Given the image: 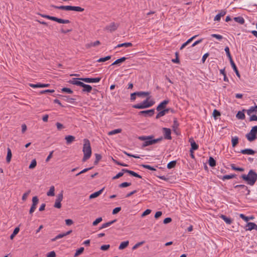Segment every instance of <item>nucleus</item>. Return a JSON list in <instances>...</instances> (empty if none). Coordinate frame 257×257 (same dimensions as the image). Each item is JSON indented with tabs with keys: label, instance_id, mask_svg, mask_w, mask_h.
<instances>
[{
	"label": "nucleus",
	"instance_id": "f257e3e1",
	"mask_svg": "<svg viewBox=\"0 0 257 257\" xmlns=\"http://www.w3.org/2000/svg\"><path fill=\"white\" fill-rule=\"evenodd\" d=\"M240 177L248 185L252 186L257 180V173L254 170H250L247 175L242 174Z\"/></svg>",
	"mask_w": 257,
	"mask_h": 257
},
{
	"label": "nucleus",
	"instance_id": "f03ea898",
	"mask_svg": "<svg viewBox=\"0 0 257 257\" xmlns=\"http://www.w3.org/2000/svg\"><path fill=\"white\" fill-rule=\"evenodd\" d=\"M83 142L84 144L82 151L84 154V156L82 159V161L84 162L90 158L92 151L89 141L87 139H84Z\"/></svg>",
	"mask_w": 257,
	"mask_h": 257
},
{
	"label": "nucleus",
	"instance_id": "7ed1b4c3",
	"mask_svg": "<svg viewBox=\"0 0 257 257\" xmlns=\"http://www.w3.org/2000/svg\"><path fill=\"white\" fill-rule=\"evenodd\" d=\"M51 7L57 9H60L65 11H74L76 12H83L84 9L78 6H57L54 5H51Z\"/></svg>",
	"mask_w": 257,
	"mask_h": 257
},
{
	"label": "nucleus",
	"instance_id": "20e7f679",
	"mask_svg": "<svg viewBox=\"0 0 257 257\" xmlns=\"http://www.w3.org/2000/svg\"><path fill=\"white\" fill-rule=\"evenodd\" d=\"M150 97H148L142 103L136 104L133 105V107L137 109H144L151 107L154 105L155 102L153 100L149 101Z\"/></svg>",
	"mask_w": 257,
	"mask_h": 257
},
{
	"label": "nucleus",
	"instance_id": "39448f33",
	"mask_svg": "<svg viewBox=\"0 0 257 257\" xmlns=\"http://www.w3.org/2000/svg\"><path fill=\"white\" fill-rule=\"evenodd\" d=\"M153 138L154 136L152 135L148 136H142L138 137L139 140L144 141L142 145V148L154 144Z\"/></svg>",
	"mask_w": 257,
	"mask_h": 257
},
{
	"label": "nucleus",
	"instance_id": "423d86ee",
	"mask_svg": "<svg viewBox=\"0 0 257 257\" xmlns=\"http://www.w3.org/2000/svg\"><path fill=\"white\" fill-rule=\"evenodd\" d=\"M257 125L252 127L250 132L245 135L247 140L249 142H252L257 138Z\"/></svg>",
	"mask_w": 257,
	"mask_h": 257
},
{
	"label": "nucleus",
	"instance_id": "0eeeda50",
	"mask_svg": "<svg viewBox=\"0 0 257 257\" xmlns=\"http://www.w3.org/2000/svg\"><path fill=\"white\" fill-rule=\"evenodd\" d=\"M41 16L43 18H47L49 20L57 22L60 24H69L70 23V21L68 20H64L47 15H41Z\"/></svg>",
	"mask_w": 257,
	"mask_h": 257
},
{
	"label": "nucleus",
	"instance_id": "6e6552de",
	"mask_svg": "<svg viewBox=\"0 0 257 257\" xmlns=\"http://www.w3.org/2000/svg\"><path fill=\"white\" fill-rule=\"evenodd\" d=\"M80 80L86 83H97L101 80V77L96 78H80Z\"/></svg>",
	"mask_w": 257,
	"mask_h": 257
},
{
	"label": "nucleus",
	"instance_id": "1a4fd4ad",
	"mask_svg": "<svg viewBox=\"0 0 257 257\" xmlns=\"http://www.w3.org/2000/svg\"><path fill=\"white\" fill-rule=\"evenodd\" d=\"M119 24L114 22L111 23L109 25L106 26L105 30L110 32L115 31L118 27Z\"/></svg>",
	"mask_w": 257,
	"mask_h": 257
},
{
	"label": "nucleus",
	"instance_id": "9d476101",
	"mask_svg": "<svg viewBox=\"0 0 257 257\" xmlns=\"http://www.w3.org/2000/svg\"><path fill=\"white\" fill-rule=\"evenodd\" d=\"M162 131L165 139L169 140L172 139L171 131L170 128L167 127H163Z\"/></svg>",
	"mask_w": 257,
	"mask_h": 257
},
{
	"label": "nucleus",
	"instance_id": "9b49d317",
	"mask_svg": "<svg viewBox=\"0 0 257 257\" xmlns=\"http://www.w3.org/2000/svg\"><path fill=\"white\" fill-rule=\"evenodd\" d=\"M155 112L154 109H151L147 110H142L139 112V115H144L145 116H152L153 115Z\"/></svg>",
	"mask_w": 257,
	"mask_h": 257
},
{
	"label": "nucleus",
	"instance_id": "f8f14e48",
	"mask_svg": "<svg viewBox=\"0 0 257 257\" xmlns=\"http://www.w3.org/2000/svg\"><path fill=\"white\" fill-rule=\"evenodd\" d=\"M170 110H171V112L173 111V110L171 109V108H166V109H163V110L162 109L160 111H159V112L156 115V118L158 119L160 117L164 116L166 114L168 113V112Z\"/></svg>",
	"mask_w": 257,
	"mask_h": 257
},
{
	"label": "nucleus",
	"instance_id": "ddd939ff",
	"mask_svg": "<svg viewBox=\"0 0 257 257\" xmlns=\"http://www.w3.org/2000/svg\"><path fill=\"white\" fill-rule=\"evenodd\" d=\"M81 87H83L82 91L83 92L90 93L92 90L91 86L88 84H86L83 82L82 83Z\"/></svg>",
	"mask_w": 257,
	"mask_h": 257
},
{
	"label": "nucleus",
	"instance_id": "4468645a",
	"mask_svg": "<svg viewBox=\"0 0 257 257\" xmlns=\"http://www.w3.org/2000/svg\"><path fill=\"white\" fill-rule=\"evenodd\" d=\"M169 102V100H164L162 102H161L157 107L156 109L157 111H160L162 109H165L166 106Z\"/></svg>",
	"mask_w": 257,
	"mask_h": 257
},
{
	"label": "nucleus",
	"instance_id": "2eb2a0df",
	"mask_svg": "<svg viewBox=\"0 0 257 257\" xmlns=\"http://www.w3.org/2000/svg\"><path fill=\"white\" fill-rule=\"evenodd\" d=\"M245 230H251L255 229L257 230V225L253 222H248L245 226Z\"/></svg>",
	"mask_w": 257,
	"mask_h": 257
},
{
	"label": "nucleus",
	"instance_id": "dca6fc26",
	"mask_svg": "<svg viewBox=\"0 0 257 257\" xmlns=\"http://www.w3.org/2000/svg\"><path fill=\"white\" fill-rule=\"evenodd\" d=\"M189 142L190 143L191 147L190 150L195 151L197 150L198 149V145L195 143L193 138L189 139Z\"/></svg>",
	"mask_w": 257,
	"mask_h": 257
},
{
	"label": "nucleus",
	"instance_id": "f3484780",
	"mask_svg": "<svg viewBox=\"0 0 257 257\" xmlns=\"http://www.w3.org/2000/svg\"><path fill=\"white\" fill-rule=\"evenodd\" d=\"M80 78H73L72 80H70L68 82L70 84H72L73 85H75L77 86H81V84L82 82H81L80 81H79L80 80Z\"/></svg>",
	"mask_w": 257,
	"mask_h": 257
},
{
	"label": "nucleus",
	"instance_id": "a211bd4d",
	"mask_svg": "<svg viewBox=\"0 0 257 257\" xmlns=\"http://www.w3.org/2000/svg\"><path fill=\"white\" fill-rule=\"evenodd\" d=\"M122 171L125 172V173L129 174L130 175H131L134 177H137L139 178H142V176L141 175H139L138 174L135 172L134 171L129 170L126 169H122Z\"/></svg>",
	"mask_w": 257,
	"mask_h": 257
},
{
	"label": "nucleus",
	"instance_id": "6ab92c4d",
	"mask_svg": "<svg viewBox=\"0 0 257 257\" xmlns=\"http://www.w3.org/2000/svg\"><path fill=\"white\" fill-rule=\"evenodd\" d=\"M239 153L242 154L254 155L255 151L251 149H245L244 150H241Z\"/></svg>",
	"mask_w": 257,
	"mask_h": 257
},
{
	"label": "nucleus",
	"instance_id": "aec40b11",
	"mask_svg": "<svg viewBox=\"0 0 257 257\" xmlns=\"http://www.w3.org/2000/svg\"><path fill=\"white\" fill-rule=\"evenodd\" d=\"M220 217L227 224H231L232 222V220L230 218H229L224 215L221 214L220 216Z\"/></svg>",
	"mask_w": 257,
	"mask_h": 257
},
{
	"label": "nucleus",
	"instance_id": "412c9836",
	"mask_svg": "<svg viewBox=\"0 0 257 257\" xmlns=\"http://www.w3.org/2000/svg\"><path fill=\"white\" fill-rule=\"evenodd\" d=\"M103 190H104V188H102V189H100V190L91 194L89 196V199H93V198H96V197L99 196L102 193Z\"/></svg>",
	"mask_w": 257,
	"mask_h": 257
},
{
	"label": "nucleus",
	"instance_id": "4be33fe9",
	"mask_svg": "<svg viewBox=\"0 0 257 257\" xmlns=\"http://www.w3.org/2000/svg\"><path fill=\"white\" fill-rule=\"evenodd\" d=\"M234 188L236 189L240 188V189H242L243 192H244L245 191H247V194H249V192H250V191H249V190H248L247 187L245 186L244 185H237L234 186Z\"/></svg>",
	"mask_w": 257,
	"mask_h": 257
},
{
	"label": "nucleus",
	"instance_id": "5701e85b",
	"mask_svg": "<svg viewBox=\"0 0 257 257\" xmlns=\"http://www.w3.org/2000/svg\"><path fill=\"white\" fill-rule=\"evenodd\" d=\"M179 125V123L177 120V119L176 118H174L173 119V124L172 125V128H173V131L176 133H177L176 131L178 128Z\"/></svg>",
	"mask_w": 257,
	"mask_h": 257
},
{
	"label": "nucleus",
	"instance_id": "b1692460",
	"mask_svg": "<svg viewBox=\"0 0 257 257\" xmlns=\"http://www.w3.org/2000/svg\"><path fill=\"white\" fill-rule=\"evenodd\" d=\"M116 221V219H114V220H111L110 221H109V222H107L106 223H103V224H102L101 226L99 228V229H102L103 228L107 227L110 226L111 224H112L114 222H115Z\"/></svg>",
	"mask_w": 257,
	"mask_h": 257
},
{
	"label": "nucleus",
	"instance_id": "393cba45",
	"mask_svg": "<svg viewBox=\"0 0 257 257\" xmlns=\"http://www.w3.org/2000/svg\"><path fill=\"white\" fill-rule=\"evenodd\" d=\"M65 139L66 141L67 144L69 145L75 141V137L73 136L69 135L66 136Z\"/></svg>",
	"mask_w": 257,
	"mask_h": 257
},
{
	"label": "nucleus",
	"instance_id": "a878e982",
	"mask_svg": "<svg viewBox=\"0 0 257 257\" xmlns=\"http://www.w3.org/2000/svg\"><path fill=\"white\" fill-rule=\"evenodd\" d=\"M235 177H236L235 174H231V175H224V176H222L221 177H220V178L222 180L225 181L226 180H228V179H231L234 178Z\"/></svg>",
	"mask_w": 257,
	"mask_h": 257
},
{
	"label": "nucleus",
	"instance_id": "bb28decb",
	"mask_svg": "<svg viewBox=\"0 0 257 257\" xmlns=\"http://www.w3.org/2000/svg\"><path fill=\"white\" fill-rule=\"evenodd\" d=\"M126 59H127V58H126L125 57H122L115 60L113 63H112L111 64L110 66L119 64V63H121L124 62Z\"/></svg>",
	"mask_w": 257,
	"mask_h": 257
},
{
	"label": "nucleus",
	"instance_id": "cd10ccee",
	"mask_svg": "<svg viewBox=\"0 0 257 257\" xmlns=\"http://www.w3.org/2000/svg\"><path fill=\"white\" fill-rule=\"evenodd\" d=\"M128 244H129V241L128 240L123 241V242H121V243L120 244V245L118 247V249L120 250L123 249L124 248H126L128 245Z\"/></svg>",
	"mask_w": 257,
	"mask_h": 257
},
{
	"label": "nucleus",
	"instance_id": "c85d7f7f",
	"mask_svg": "<svg viewBox=\"0 0 257 257\" xmlns=\"http://www.w3.org/2000/svg\"><path fill=\"white\" fill-rule=\"evenodd\" d=\"M233 19L236 22H237L240 24H241V25L243 24L245 22L244 19L242 17L239 16V17H234L233 18Z\"/></svg>",
	"mask_w": 257,
	"mask_h": 257
},
{
	"label": "nucleus",
	"instance_id": "c756f323",
	"mask_svg": "<svg viewBox=\"0 0 257 257\" xmlns=\"http://www.w3.org/2000/svg\"><path fill=\"white\" fill-rule=\"evenodd\" d=\"M61 96L62 97H63V99L65 101H66L68 102H69V103H73L74 101V100H75V99L71 98L69 96L61 95Z\"/></svg>",
	"mask_w": 257,
	"mask_h": 257
},
{
	"label": "nucleus",
	"instance_id": "7c9ffc66",
	"mask_svg": "<svg viewBox=\"0 0 257 257\" xmlns=\"http://www.w3.org/2000/svg\"><path fill=\"white\" fill-rule=\"evenodd\" d=\"M55 187L54 186H51L49 191L47 192V195L48 196H53L55 195Z\"/></svg>",
	"mask_w": 257,
	"mask_h": 257
},
{
	"label": "nucleus",
	"instance_id": "2f4dec72",
	"mask_svg": "<svg viewBox=\"0 0 257 257\" xmlns=\"http://www.w3.org/2000/svg\"><path fill=\"white\" fill-rule=\"evenodd\" d=\"M230 64H231V67L233 68L234 71L235 72L236 75H237V76L238 77H240V75L239 74V71H238L237 68L235 64L234 63V62H232V63H230Z\"/></svg>",
	"mask_w": 257,
	"mask_h": 257
},
{
	"label": "nucleus",
	"instance_id": "473e14b6",
	"mask_svg": "<svg viewBox=\"0 0 257 257\" xmlns=\"http://www.w3.org/2000/svg\"><path fill=\"white\" fill-rule=\"evenodd\" d=\"M133 46V44L132 43L130 42H127V43H124L118 44L115 48H119L122 47H129Z\"/></svg>",
	"mask_w": 257,
	"mask_h": 257
},
{
	"label": "nucleus",
	"instance_id": "72a5a7b5",
	"mask_svg": "<svg viewBox=\"0 0 257 257\" xmlns=\"http://www.w3.org/2000/svg\"><path fill=\"white\" fill-rule=\"evenodd\" d=\"M12 156V154L11 150L9 148H8V151H7V158H6V161L8 163L10 162V161L11 160Z\"/></svg>",
	"mask_w": 257,
	"mask_h": 257
},
{
	"label": "nucleus",
	"instance_id": "f704fd0d",
	"mask_svg": "<svg viewBox=\"0 0 257 257\" xmlns=\"http://www.w3.org/2000/svg\"><path fill=\"white\" fill-rule=\"evenodd\" d=\"M253 112H257V105H255L254 106H251L247 111V114L249 115Z\"/></svg>",
	"mask_w": 257,
	"mask_h": 257
},
{
	"label": "nucleus",
	"instance_id": "c9c22d12",
	"mask_svg": "<svg viewBox=\"0 0 257 257\" xmlns=\"http://www.w3.org/2000/svg\"><path fill=\"white\" fill-rule=\"evenodd\" d=\"M137 95L139 97H144L146 96H148L150 95V93L149 92H145V91H139L136 92Z\"/></svg>",
	"mask_w": 257,
	"mask_h": 257
},
{
	"label": "nucleus",
	"instance_id": "e433bc0d",
	"mask_svg": "<svg viewBox=\"0 0 257 257\" xmlns=\"http://www.w3.org/2000/svg\"><path fill=\"white\" fill-rule=\"evenodd\" d=\"M176 164H177L176 161H171L167 164V168L169 169L174 168L175 167Z\"/></svg>",
	"mask_w": 257,
	"mask_h": 257
},
{
	"label": "nucleus",
	"instance_id": "4c0bfd02",
	"mask_svg": "<svg viewBox=\"0 0 257 257\" xmlns=\"http://www.w3.org/2000/svg\"><path fill=\"white\" fill-rule=\"evenodd\" d=\"M208 164L210 167H213L216 166V161L213 157H210L208 161Z\"/></svg>",
	"mask_w": 257,
	"mask_h": 257
},
{
	"label": "nucleus",
	"instance_id": "58836bf2",
	"mask_svg": "<svg viewBox=\"0 0 257 257\" xmlns=\"http://www.w3.org/2000/svg\"><path fill=\"white\" fill-rule=\"evenodd\" d=\"M236 117L239 119H244L245 115L243 111H239L236 115Z\"/></svg>",
	"mask_w": 257,
	"mask_h": 257
},
{
	"label": "nucleus",
	"instance_id": "ea45409f",
	"mask_svg": "<svg viewBox=\"0 0 257 257\" xmlns=\"http://www.w3.org/2000/svg\"><path fill=\"white\" fill-rule=\"evenodd\" d=\"M20 231V228L19 227H16L13 232V233L10 235V239H13L14 237Z\"/></svg>",
	"mask_w": 257,
	"mask_h": 257
},
{
	"label": "nucleus",
	"instance_id": "a19ab883",
	"mask_svg": "<svg viewBox=\"0 0 257 257\" xmlns=\"http://www.w3.org/2000/svg\"><path fill=\"white\" fill-rule=\"evenodd\" d=\"M121 129H120V128L115 129V130H112V131L108 132V135L109 136H111V135H115V134H116L118 133H121Z\"/></svg>",
	"mask_w": 257,
	"mask_h": 257
},
{
	"label": "nucleus",
	"instance_id": "79ce46f5",
	"mask_svg": "<svg viewBox=\"0 0 257 257\" xmlns=\"http://www.w3.org/2000/svg\"><path fill=\"white\" fill-rule=\"evenodd\" d=\"M232 145L233 147H234L238 143V138L237 137H234L232 138L231 140Z\"/></svg>",
	"mask_w": 257,
	"mask_h": 257
},
{
	"label": "nucleus",
	"instance_id": "37998d69",
	"mask_svg": "<svg viewBox=\"0 0 257 257\" xmlns=\"http://www.w3.org/2000/svg\"><path fill=\"white\" fill-rule=\"evenodd\" d=\"M84 251V247H81L79 248L78 249H77L75 254H74V257H77L80 254H81Z\"/></svg>",
	"mask_w": 257,
	"mask_h": 257
},
{
	"label": "nucleus",
	"instance_id": "c03bdc74",
	"mask_svg": "<svg viewBox=\"0 0 257 257\" xmlns=\"http://www.w3.org/2000/svg\"><path fill=\"white\" fill-rule=\"evenodd\" d=\"M63 191H61V192L57 195L56 200L57 201H59L61 202L63 200Z\"/></svg>",
	"mask_w": 257,
	"mask_h": 257
},
{
	"label": "nucleus",
	"instance_id": "a18cd8bd",
	"mask_svg": "<svg viewBox=\"0 0 257 257\" xmlns=\"http://www.w3.org/2000/svg\"><path fill=\"white\" fill-rule=\"evenodd\" d=\"M64 236H65V234H64V233L59 234L58 235L56 236L55 237L51 239V241H53V242L55 241L56 240H57L58 239H60V238H62V237H63Z\"/></svg>",
	"mask_w": 257,
	"mask_h": 257
},
{
	"label": "nucleus",
	"instance_id": "49530a36",
	"mask_svg": "<svg viewBox=\"0 0 257 257\" xmlns=\"http://www.w3.org/2000/svg\"><path fill=\"white\" fill-rule=\"evenodd\" d=\"M110 58H111L110 56H107L105 57L99 58L97 61L98 62H105L106 61L109 60Z\"/></svg>",
	"mask_w": 257,
	"mask_h": 257
},
{
	"label": "nucleus",
	"instance_id": "de8ad7c7",
	"mask_svg": "<svg viewBox=\"0 0 257 257\" xmlns=\"http://www.w3.org/2000/svg\"><path fill=\"white\" fill-rule=\"evenodd\" d=\"M95 160L94 161V164L96 165L98 164V162L101 160V156L99 154H95Z\"/></svg>",
	"mask_w": 257,
	"mask_h": 257
},
{
	"label": "nucleus",
	"instance_id": "09e8293b",
	"mask_svg": "<svg viewBox=\"0 0 257 257\" xmlns=\"http://www.w3.org/2000/svg\"><path fill=\"white\" fill-rule=\"evenodd\" d=\"M36 165H37V162H36V160L34 159L32 161L30 165H29V168L30 169H33L36 167Z\"/></svg>",
	"mask_w": 257,
	"mask_h": 257
},
{
	"label": "nucleus",
	"instance_id": "8fccbe9b",
	"mask_svg": "<svg viewBox=\"0 0 257 257\" xmlns=\"http://www.w3.org/2000/svg\"><path fill=\"white\" fill-rule=\"evenodd\" d=\"M124 173H125V172H123V171H121V172H120L118 174H117L115 176L113 177H112V179L113 180H115V179H118L119 178H120L121 176H122Z\"/></svg>",
	"mask_w": 257,
	"mask_h": 257
},
{
	"label": "nucleus",
	"instance_id": "3c124183",
	"mask_svg": "<svg viewBox=\"0 0 257 257\" xmlns=\"http://www.w3.org/2000/svg\"><path fill=\"white\" fill-rule=\"evenodd\" d=\"M131 185V183L128 182H123L119 185V188H124Z\"/></svg>",
	"mask_w": 257,
	"mask_h": 257
},
{
	"label": "nucleus",
	"instance_id": "603ef678",
	"mask_svg": "<svg viewBox=\"0 0 257 257\" xmlns=\"http://www.w3.org/2000/svg\"><path fill=\"white\" fill-rule=\"evenodd\" d=\"M62 92H66L68 94H72L73 93V91L69 88L64 87L61 89Z\"/></svg>",
	"mask_w": 257,
	"mask_h": 257
},
{
	"label": "nucleus",
	"instance_id": "864d4df0",
	"mask_svg": "<svg viewBox=\"0 0 257 257\" xmlns=\"http://www.w3.org/2000/svg\"><path fill=\"white\" fill-rule=\"evenodd\" d=\"M231 168L232 170L235 171H238L240 172H242L244 171V169L242 168L236 167L235 166L234 164L231 165Z\"/></svg>",
	"mask_w": 257,
	"mask_h": 257
},
{
	"label": "nucleus",
	"instance_id": "5fc2aeb1",
	"mask_svg": "<svg viewBox=\"0 0 257 257\" xmlns=\"http://www.w3.org/2000/svg\"><path fill=\"white\" fill-rule=\"evenodd\" d=\"M141 166H142L144 168H146V169H148L149 170H152V171H156V169L154 168L153 167H152L149 165H145V164H143L141 165Z\"/></svg>",
	"mask_w": 257,
	"mask_h": 257
},
{
	"label": "nucleus",
	"instance_id": "6e6d98bb",
	"mask_svg": "<svg viewBox=\"0 0 257 257\" xmlns=\"http://www.w3.org/2000/svg\"><path fill=\"white\" fill-rule=\"evenodd\" d=\"M102 220V217H98L92 223L93 226L97 225L99 223H100Z\"/></svg>",
	"mask_w": 257,
	"mask_h": 257
},
{
	"label": "nucleus",
	"instance_id": "4d7b16f0",
	"mask_svg": "<svg viewBox=\"0 0 257 257\" xmlns=\"http://www.w3.org/2000/svg\"><path fill=\"white\" fill-rule=\"evenodd\" d=\"M39 202V199L37 196H34L32 198V205L37 206Z\"/></svg>",
	"mask_w": 257,
	"mask_h": 257
},
{
	"label": "nucleus",
	"instance_id": "13d9d810",
	"mask_svg": "<svg viewBox=\"0 0 257 257\" xmlns=\"http://www.w3.org/2000/svg\"><path fill=\"white\" fill-rule=\"evenodd\" d=\"M211 36L213 38H215L218 40H221L223 39L222 36L219 34H213L211 35Z\"/></svg>",
	"mask_w": 257,
	"mask_h": 257
},
{
	"label": "nucleus",
	"instance_id": "bf43d9fd",
	"mask_svg": "<svg viewBox=\"0 0 257 257\" xmlns=\"http://www.w3.org/2000/svg\"><path fill=\"white\" fill-rule=\"evenodd\" d=\"M54 207L57 208H60L61 207V203L59 201L55 200V202L54 205Z\"/></svg>",
	"mask_w": 257,
	"mask_h": 257
},
{
	"label": "nucleus",
	"instance_id": "052dcab7",
	"mask_svg": "<svg viewBox=\"0 0 257 257\" xmlns=\"http://www.w3.org/2000/svg\"><path fill=\"white\" fill-rule=\"evenodd\" d=\"M30 86L32 88H41V83H37V84H30Z\"/></svg>",
	"mask_w": 257,
	"mask_h": 257
},
{
	"label": "nucleus",
	"instance_id": "680f3d73",
	"mask_svg": "<svg viewBox=\"0 0 257 257\" xmlns=\"http://www.w3.org/2000/svg\"><path fill=\"white\" fill-rule=\"evenodd\" d=\"M154 175L156 176V177L159 178L160 179L164 180V181H168L169 180V178L166 177L164 176H160V175H157L156 174H154Z\"/></svg>",
	"mask_w": 257,
	"mask_h": 257
},
{
	"label": "nucleus",
	"instance_id": "e2e57ef3",
	"mask_svg": "<svg viewBox=\"0 0 257 257\" xmlns=\"http://www.w3.org/2000/svg\"><path fill=\"white\" fill-rule=\"evenodd\" d=\"M213 116L216 118L217 116L221 115L220 112L216 109H214L213 112Z\"/></svg>",
	"mask_w": 257,
	"mask_h": 257
},
{
	"label": "nucleus",
	"instance_id": "0e129e2a",
	"mask_svg": "<svg viewBox=\"0 0 257 257\" xmlns=\"http://www.w3.org/2000/svg\"><path fill=\"white\" fill-rule=\"evenodd\" d=\"M110 247L109 244H104L102 245L100 247V249L102 250H106Z\"/></svg>",
	"mask_w": 257,
	"mask_h": 257
},
{
	"label": "nucleus",
	"instance_id": "69168bd1",
	"mask_svg": "<svg viewBox=\"0 0 257 257\" xmlns=\"http://www.w3.org/2000/svg\"><path fill=\"white\" fill-rule=\"evenodd\" d=\"M151 212V210L149 209H146L142 214V217H144L146 215H147L149 214H150Z\"/></svg>",
	"mask_w": 257,
	"mask_h": 257
},
{
	"label": "nucleus",
	"instance_id": "338daca9",
	"mask_svg": "<svg viewBox=\"0 0 257 257\" xmlns=\"http://www.w3.org/2000/svg\"><path fill=\"white\" fill-rule=\"evenodd\" d=\"M239 217L246 222L249 220V217L245 216L243 214H240Z\"/></svg>",
	"mask_w": 257,
	"mask_h": 257
},
{
	"label": "nucleus",
	"instance_id": "774afa93",
	"mask_svg": "<svg viewBox=\"0 0 257 257\" xmlns=\"http://www.w3.org/2000/svg\"><path fill=\"white\" fill-rule=\"evenodd\" d=\"M47 257H56V253L54 251L48 252L47 254Z\"/></svg>",
	"mask_w": 257,
	"mask_h": 257
}]
</instances>
